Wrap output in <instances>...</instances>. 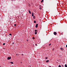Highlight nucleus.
I'll use <instances>...</instances> for the list:
<instances>
[{"label": "nucleus", "mask_w": 67, "mask_h": 67, "mask_svg": "<svg viewBox=\"0 0 67 67\" xmlns=\"http://www.w3.org/2000/svg\"><path fill=\"white\" fill-rule=\"evenodd\" d=\"M11 57H8L7 58V59L8 60H9L10 59H11Z\"/></svg>", "instance_id": "obj_1"}, {"label": "nucleus", "mask_w": 67, "mask_h": 67, "mask_svg": "<svg viewBox=\"0 0 67 67\" xmlns=\"http://www.w3.org/2000/svg\"><path fill=\"white\" fill-rule=\"evenodd\" d=\"M53 33L54 35H57V33L55 32H54Z\"/></svg>", "instance_id": "obj_2"}, {"label": "nucleus", "mask_w": 67, "mask_h": 67, "mask_svg": "<svg viewBox=\"0 0 67 67\" xmlns=\"http://www.w3.org/2000/svg\"><path fill=\"white\" fill-rule=\"evenodd\" d=\"M38 27V24H37L36 25V27L37 28Z\"/></svg>", "instance_id": "obj_3"}, {"label": "nucleus", "mask_w": 67, "mask_h": 67, "mask_svg": "<svg viewBox=\"0 0 67 67\" xmlns=\"http://www.w3.org/2000/svg\"><path fill=\"white\" fill-rule=\"evenodd\" d=\"M49 62V60H47L46 61V62L47 63H48Z\"/></svg>", "instance_id": "obj_4"}, {"label": "nucleus", "mask_w": 67, "mask_h": 67, "mask_svg": "<svg viewBox=\"0 0 67 67\" xmlns=\"http://www.w3.org/2000/svg\"><path fill=\"white\" fill-rule=\"evenodd\" d=\"M29 13H30V14H31V11H30V10H29Z\"/></svg>", "instance_id": "obj_5"}, {"label": "nucleus", "mask_w": 67, "mask_h": 67, "mask_svg": "<svg viewBox=\"0 0 67 67\" xmlns=\"http://www.w3.org/2000/svg\"><path fill=\"white\" fill-rule=\"evenodd\" d=\"M35 16H34L33 17V19H35Z\"/></svg>", "instance_id": "obj_6"}, {"label": "nucleus", "mask_w": 67, "mask_h": 67, "mask_svg": "<svg viewBox=\"0 0 67 67\" xmlns=\"http://www.w3.org/2000/svg\"><path fill=\"white\" fill-rule=\"evenodd\" d=\"M60 49L61 50H62V51H63V49H63V48H60Z\"/></svg>", "instance_id": "obj_7"}, {"label": "nucleus", "mask_w": 67, "mask_h": 67, "mask_svg": "<svg viewBox=\"0 0 67 67\" xmlns=\"http://www.w3.org/2000/svg\"><path fill=\"white\" fill-rule=\"evenodd\" d=\"M43 1H44V0H42L41 2V3H42V2H43Z\"/></svg>", "instance_id": "obj_8"}, {"label": "nucleus", "mask_w": 67, "mask_h": 67, "mask_svg": "<svg viewBox=\"0 0 67 67\" xmlns=\"http://www.w3.org/2000/svg\"><path fill=\"white\" fill-rule=\"evenodd\" d=\"M10 63L11 64H13V62H10Z\"/></svg>", "instance_id": "obj_9"}, {"label": "nucleus", "mask_w": 67, "mask_h": 67, "mask_svg": "<svg viewBox=\"0 0 67 67\" xmlns=\"http://www.w3.org/2000/svg\"><path fill=\"white\" fill-rule=\"evenodd\" d=\"M34 16V14H33V13H32V16Z\"/></svg>", "instance_id": "obj_10"}, {"label": "nucleus", "mask_w": 67, "mask_h": 67, "mask_svg": "<svg viewBox=\"0 0 67 67\" xmlns=\"http://www.w3.org/2000/svg\"><path fill=\"white\" fill-rule=\"evenodd\" d=\"M65 67H67V65H66V64L65 65Z\"/></svg>", "instance_id": "obj_11"}, {"label": "nucleus", "mask_w": 67, "mask_h": 67, "mask_svg": "<svg viewBox=\"0 0 67 67\" xmlns=\"http://www.w3.org/2000/svg\"><path fill=\"white\" fill-rule=\"evenodd\" d=\"M34 23H36V21L35 20L34 21Z\"/></svg>", "instance_id": "obj_12"}, {"label": "nucleus", "mask_w": 67, "mask_h": 67, "mask_svg": "<svg viewBox=\"0 0 67 67\" xmlns=\"http://www.w3.org/2000/svg\"><path fill=\"white\" fill-rule=\"evenodd\" d=\"M35 32H37V30H35Z\"/></svg>", "instance_id": "obj_13"}, {"label": "nucleus", "mask_w": 67, "mask_h": 67, "mask_svg": "<svg viewBox=\"0 0 67 67\" xmlns=\"http://www.w3.org/2000/svg\"><path fill=\"white\" fill-rule=\"evenodd\" d=\"M40 9V10H42V8H41V7H40V8H39Z\"/></svg>", "instance_id": "obj_14"}, {"label": "nucleus", "mask_w": 67, "mask_h": 67, "mask_svg": "<svg viewBox=\"0 0 67 67\" xmlns=\"http://www.w3.org/2000/svg\"><path fill=\"white\" fill-rule=\"evenodd\" d=\"M35 34H37V32H35Z\"/></svg>", "instance_id": "obj_15"}, {"label": "nucleus", "mask_w": 67, "mask_h": 67, "mask_svg": "<svg viewBox=\"0 0 67 67\" xmlns=\"http://www.w3.org/2000/svg\"><path fill=\"white\" fill-rule=\"evenodd\" d=\"M46 59H47V58H47V57H46Z\"/></svg>", "instance_id": "obj_16"}, {"label": "nucleus", "mask_w": 67, "mask_h": 67, "mask_svg": "<svg viewBox=\"0 0 67 67\" xmlns=\"http://www.w3.org/2000/svg\"><path fill=\"white\" fill-rule=\"evenodd\" d=\"M3 45H5V43H3Z\"/></svg>", "instance_id": "obj_17"}, {"label": "nucleus", "mask_w": 67, "mask_h": 67, "mask_svg": "<svg viewBox=\"0 0 67 67\" xmlns=\"http://www.w3.org/2000/svg\"><path fill=\"white\" fill-rule=\"evenodd\" d=\"M49 46H50V45H51V43H50L49 44Z\"/></svg>", "instance_id": "obj_18"}, {"label": "nucleus", "mask_w": 67, "mask_h": 67, "mask_svg": "<svg viewBox=\"0 0 67 67\" xmlns=\"http://www.w3.org/2000/svg\"><path fill=\"white\" fill-rule=\"evenodd\" d=\"M15 26H16V24H15L14 25Z\"/></svg>", "instance_id": "obj_19"}, {"label": "nucleus", "mask_w": 67, "mask_h": 67, "mask_svg": "<svg viewBox=\"0 0 67 67\" xmlns=\"http://www.w3.org/2000/svg\"><path fill=\"white\" fill-rule=\"evenodd\" d=\"M59 67H61V66L60 65H59Z\"/></svg>", "instance_id": "obj_20"}, {"label": "nucleus", "mask_w": 67, "mask_h": 67, "mask_svg": "<svg viewBox=\"0 0 67 67\" xmlns=\"http://www.w3.org/2000/svg\"><path fill=\"white\" fill-rule=\"evenodd\" d=\"M35 45H36V46H37V44H35Z\"/></svg>", "instance_id": "obj_21"}, {"label": "nucleus", "mask_w": 67, "mask_h": 67, "mask_svg": "<svg viewBox=\"0 0 67 67\" xmlns=\"http://www.w3.org/2000/svg\"><path fill=\"white\" fill-rule=\"evenodd\" d=\"M62 67H64V65H62Z\"/></svg>", "instance_id": "obj_22"}, {"label": "nucleus", "mask_w": 67, "mask_h": 67, "mask_svg": "<svg viewBox=\"0 0 67 67\" xmlns=\"http://www.w3.org/2000/svg\"><path fill=\"white\" fill-rule=\"evenodd\" d=\"M54 48H53V49H52V50L54 51Z\"/></svg>", "instance_id": "obj_23"}, {"label": "nucleus", "mask_w": 67, "mask_h": 67, "mask_svg": "<svg viewBox=\"0 0 67 67\" xmlns=\"http://www.w3.org/2000/svg\"><path fill=\"white\" fill-rule=\"evenodd\" d=\"M21 55L22 56H23V54H21Z\"/></svg>", "instance_id": "obj_24"}, {"label": "nucleus", "mask_w": 67, "mask_h": 67, "mask_svg": "<svg viewBox=\"0 0 67 67\" xmlns=\"http://www.w3.org/2000/svg\"><path fill=\"white\" fill-rule=\"evenodd\" d=\"M33 40H34V37H33Z\"/></svg>", "instance_id": "obj_25"}, {"label": "nucleus", "mask_w": 67, "mask_h": 67, "mask_svg": "<svg viewBox=\"0 0 67 67\" xmlns=\"http://www.w3.org/2000/svg\"><path fill=\"white\" fill-rule=\"evenodd\" d=\"M11 34H9V35H11Z\"/></svg>", "instance_id": "obj_26"}, {"label": "nucleus", "mask_w": 67, "mask_h": 67, "mask_svg": "<svg viewBox=\"0 0 67 67\" xmlns=\"http://www.w3.org/2000/svg\"><path fill=\"white\" fill-rule=\"evenodd\" d=\"M66 47H67V44L66 45Z\"/></svg>", "instance_id": "obj_27"}, {"label": "nucleus", "mask_w": 67, "mask_h": 67, "mask_svg": "<svg viewBox=\"0 0 67 67\" xmlns=\"http://www.w3.org/2000/svg\"><path fill=\"white\" fill-rule=\"evenodd\" d=\"M27 42H28V40H27Z\"/></svg>", "instance_id": "obj_28"}, {"label": "nucleus", "mask_w": 67, "mask_h": 67, "mask_svg": "<svg viewBox=\"0 0 67 67\" xmlns=\"http://www.w3.org/2000/svg\"><path fill=\"white\" fill-rule=\"evenodd\" d=\"M14 44V42H13V44Z\"/></svg>", "instance_id": "obj_29"}, {"label": "nucleus", "mask_w": 67, "mask_h": 67, "mask_svg": "<svg viewBox=\"0 0 67 67\" xmlns=\"http://www.w3.org/2000/svg\"><path fill=\"white\" fill-rule=\"evenodd\" d=\"M49 67H51V66H49Z\"/></svg>", "instance_id": "obj_30"}, {"label": "nucleus", "mask_w": 67, "mask_h": 67, "mask_svg": "<svg viewBox=\"0 0 67 67\" xmlns=\"http://www.w3.org/2000/svg\"><path fill=\"white\" fill-rule=\"evenodd\" d=\"M62 35H63V34H62Z\"/></svg>", "instance_id": "obj_31"}, {"label": "nucleus", "mask_w": 67, "mask_h": 67, "mask_svg": "<svg viewBox=\"0 0 67 67\" xmlns=\"http://www.w3.org/2000/svg\"><path fill=\"white\" fill-rule=\"evenodd\" d=\"M52 0V1H53V0Z\"/></svg>", "instance_id": "obj_32"}, {"label": "nucleus", "mask_w": 67, "mask_h": 67, "mask_svg": "<svg viewBox=\"0 0 67 67\" xmlns=\"http://www.w3.org/2000/svg\"><path fill=\"white\" fill-rule=\"evenodd\" d=\"M16 55H17V54H16Z\"/></svg>", "instance_id": "obj_33"}, {"label": "nucleus", "mask_w": 67, "mask_h": 67, "mask_svg": "<svg viewBox=\"0 0 67 67\" xmlns=\"http://www.w3.org/2000/svg\"><path fill=\"white\" fill-rule=\"evenodd\" d=\"M29 7H30V6H29Z\"/></svg>", "instance_id": "obj_34"}, {"label": "nucleus", "mask_w": 67, "mask_h": 67, "mask_svg": "<svg viewBox=\"0 0 67 67\" xmlns=\"http://www.w3.org/2000/svg\"><path fill=\"white\" fill-rule=\"evenodd\" d=\"M29 7H30V6H29Z\"/></svg>", "instance_id": "obj_35"}]
</instances>
